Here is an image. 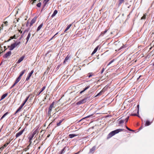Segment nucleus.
Listing matches in <instances>:
<instances>
[{
    "label": "nucleus",
    "mask_w": 154,
    "mask_h": 154,
    "mask_svg": "<svg viewBox=\"0 0 154 154\" xmlns=\"http://www.w3.org/2000/svg\"><path fill=\"white\" fill-rule=\"evenodd\" d=\"M123 130L124 129H119L111 131L108 135L107 138L109 139L111 138L115 134L119 133L120 132L123 131Z\"/></svg>",
    "instance_id": "nucleus-1"
},
{
    "label": "nucleus",
    "mask_w": 154,
    "mask_h": 154,
    "mask_svg": "<svg viewBox=\"0 0 154 154\" xmlns=\"http://www.w3.org/2000/svg\"><path fill=\"white\" fill-rule=\"evenodd\" d=\"M38 131L37 130H35V131H33V132L31 134L29 135V142L30 143H32L31 140L34 136L35 134H36V133Z\"/></svg>",
    "instance_id": "nucleus-2"
},
{
    "label": "nucleus",
    "mask_w": 154,
    "mask_h": 154,
    "mask_svg": "<svg viewBox=\"0 0 154 154\" xmlns=\"http://www.w3.org/2000/svg\"><path fill=\"white\" fill-rule=\"evenodd\" d=\"M54 102H53L50 105L48 111V114L49 116H51L52 109L54 107Z\"/></svg>",
    "instance_id": "nucleus-3"
},
{
    "label": "nucleus",
    "mask_w": 154,
    "mask_h": 154,
    "mask_svg": "<svg viewBox=\"0 0 154 154\" xmlns=\"http://www.w3.org/2000/svg\"><path fill=\"white\" fill-rule=\"evenodd\" d=\"M87 97L85 98L83 100L79 101L76 104L78 105H79L85 103L87 101Z\"/></svg>",
    "instance_id": "nucleus-4"
},
{
    "label": "nucleus",
    "mask_w": 154,
    "mask_h": 154,
    "mask_svg": "<svg viewBox=\"0 0 154 154\" xmlns=\"http://www.w3.org/2000/svg\"><path fill=\"white\" fill-rule=\"evenodd\" d=\"M11 54V52L10 51L6 53L4 56L3 57L4 58H7L8 57L10 56Z\"/></svg>",
    "instance_id": "nucleus-5"
},
{
    "label": "nucleus",
    "mask_w": 154,
    "mask_h": 154,
    "mask_svg": "<svg viewBox=\"0 0 154 154\" xmlns=\"http://www.w3.org/2000/svg\"><path fill=\"white\" fill-rule=\"evenodd\" d=\"M24 131V129H23L17 133L16 135V137L17 138L22 134Z\"/></svg>",
    "instance_id": "nucleus-6"
},
{
    "label": "nucleus",
    "mask_w": 154,
    "mask_h": 154,
    "mask_svg": "<svg viewBox=\"0 0 154 154\" xmlns=\"http://www.w3.org/2000/svg\"><path fill=\"white\" fill-rule=\"evenodd\" d=\"M36 19L37 17H35L33 18L30 23V25L29 26L30 27L33 24L36 22Z\"/></svg>",
    "instance_id": "nucleus-7"
},
{
    "label": "nucleus",
    "mask_w": 154,
    "mask_h": 154,
    "mask_svg": "<svg viewBox=\"0 0 154 154\" xmlns=\"http://www.w3.org/2000/svg\"><path fill=\"white\" fill-rule=\"evenodd\" d=\"M96 146H93L91 149H90L89 151V153H93L96 149Z\"/></svg>",
    "instance_id": "nucleus-8"
},
{
    "label": "nucleus",
    "mask_w": 154,
    "mask_h": 154,
    "mask_svg": "<svg viewBox=\"0 0 154 154\" xmlns=\"http://www.w3.org/2000/svg\"><path fill=\"white\" fill-rule=\"evenodd\" d=\"M90 86L89 85L86 87L84 89V90H83L80 91V92L79 93V94H82V93L84 92L85 91H86V90L88 89V88H90Z\"/></svg>",
    "instance_id": "nucleus-9"
},
{
    "label": "nucleus",
    "mask_w": 154,
    "mask_h": 154,
    "mask_svg": "<svg viewBox=\"0 0 154 154\" xmlns=\"http://www.w3.org/2000/svg\"><path fill=\"white\" fill-rule=\"evenodd\" d=\"M21 42H16L13 44L15 46V48L16 47H17V46L19 45L20 44Z\"/></svg>",
    "instance_id": "nucleus-10"
},
{
    "label": "nucleus",
    "mask_w": 154,
    "mask_h": 154,
    "mask_svg": "<svg viewBox=\"0 0 154 154\" xmlns=\"http://www.w3.org/2000/svg\"><path fill=\"white\" fill-rule=\"evenodd\" d=\"M10 50H12L14 49L15 48V46L13 44H12L10 46H9Z\"/></svg>",
    "instance_id": "nucleus-11"
},
{
    "label": "nucleus",
    "mask_w": 154,
    "mask_h": 154,
    "mask_svg": "<svg viewBox=\"0 0 154 154\" xmlns=\"http://www.w3.org/2000/svg\"><path fill=\"white\" fill-rule=\"evenodd\" d=\"M46 87L45 86H44L41 89L40 91L38 93L37 95H39L45 89Z\"/></svg>",
    "instance_id": "nucleus-12"
},
{
    "label": "nucleus",
    "mask_w": 154,
    "mask_h": 154,
    "mask_svg": "<svg viewBox=\"0 0 154 154\" xmlns=\"http://www.w3.org/2000/svg\"><path fill=\"white\" fill-rule=\"evenodd\" d=\"M24 58V57L22 56V57L20 58L17 61V63H20L23 60Z\"/></svg>",
    "instance_id": "nucleus-13"
},
{
    "label": "nucleus",
    "mask_w": 154,
    "mask_h": 154,
    "mask_svg": "<svg viewBox=\"0 0 154 154\" xmlns=\"http://www.w3.org/2000/svg\"><path fill=\"white\" fill-rule=\"evenodd\" d=\"M43 26V23H41L37 28V31H38L42 28Z\"/></svg>",
    "instance_id": "nucleus-14"
},
{
    "label": "nucleus",
    "mask_w": 154,
    "mask_h": 154,
    "mask_svg": "<svg viewBox=\"0 0 154 154\" xmlns=\"http://www.w3.org/2000/svg\"><path fill=\"white\" fill-rule=\"evenodd\" d=\"M57 10H55L53 14H52V15H51V17H54V16H55V15L57 14Z\"/></svg>",
    "instance_id": "nucleus-15"
},
{
    "label": "nucleus",
    "mask_w": 154,
    "mask_h": 154,
    "mask_svg": "<svg viewBox=\"0 0 154 154\" xmlns=\"http://www.w3.org/2000/svg\"><path fill=\"white\" fill-rule=\"evenodd\" d=\"M151 123V122H149V120H147L145 124V126H148L150 125Z\"/></svg>",
    "instance_id": "nucleus-16"
},
{
    "label": "nucleus",
    "mask_w": 154,
    "mask_h": 154,
    "mask_svg": "<svg viewBox=\"0 0 154 154\" xmlns=\"http://www.w3.org/2000/svg\"><path fill=\"white\" fill-rule=\"evenodd\" d=\"M26 71V70L24 69L21 72L19 76L21 77Z\"/></svg>",
    "instance_id": "nucleus-17"
},
{
    "label": "nucleus",
    "mask_w": 154,
    "mask_h": 154,
    "mask_svg": "<svg viewBox=\"0 0 154 154\" xmlns=\"http://www.w3.org/2000/svg\"><path fill=\"white\" fill-rule=\"evenodd\" d=\"M72 25V24H70L66 28V29L64 31V32H66V31L69 29V28L71 27Z\"/></svg>",
    "instance_id": "nucleus-18"
},
{
    "label": "nucleus",
    "mask_w": 154,
    "mask_h": 154,
    "mask_svg": "<svg viewBox=\"0 0 154 154\" xmlns=\"http://www.w3.org/2000/svg\"><path fill=\"white\" fill-rule=\"evenodd\" d=\"M8 94L6 93L5 94L2 95V96L1 99L0 100H2Z\"/></svg>",
    "instance_id": "nucleus-19"
},
{
    "label": "nucleus",
    "mask_w": 154,
    "mask_h": 154,
    "mask_svg": "<svg viewBox=\"0 0 154 154\" xmlns=\"http://www.w3.org/2000/svg\"><path fill=\"white\" fill-rule=\"evenodd\" d=\"M105 88H103L102 90L97 94V95H101L105 91Z\"/></svg>",
    "instance_id": "nucleus-20"
},
{
    "label": "nucleus",
    "mask_w": 154,
    "mask_h": 154,
    "mask_svg": "<svg viewBox=\"0 0 154 154\" xmlns=\"http://www.w3.org/2000/svg\"><path fill=\"white\" fill-rule=\"evenodd\" d=\"M8 22L7 21H5L4 22V24H3L2 25V28L1 29H2L4 25L5 26H7L8 25Z\"/></svg>",
    "instance_id": "nucleus-21"
},
{
    "label": "nucleus",
    "mask_w": 154,
    "mask_h": 154,
    "mask_svg": "<svg viewBox=\"0 0 154 154\" xmlns=\"http://www.w3.org/2000/svg\"><path fill=\"white\" fill-rule=\"evenodd\" d=\"M98 48V46L97 47L94 49V51L92 53V54H95L97 51Z\"/></svg>",
    "instance_id": "nucleus-22"
},
{
    "label": "nucleus",
    "mask_w": 154,
    "mask_h": 154,
    "mask_svg": "<svg viewBox=\"0 0 154 154\" xmlns=\"http://www.w3.org/2000/svg\"><path fill=\"white\" fill-rule=\"evenodd\" d=\"M69 58V56L68 55H67L66 57L65 60L63 61V63L64 64L65 63L66 61Z\"/></svg>",
    "instance_id": "nucleus-23"
},
{
    "label": "nucleus",
    "mask_w": 154,
    "mask_h": 154,
    "mask_svg": "<svg viewBox=\"0 0 154 154\" xmlns=\"http://www.w3.org/2000/svg\"><path fill=\"white\" fill-rule=\"evenodd\" d=\"M30 36H31V34L30 33H29L28 34V36L26 38L27 42H26V43H27L28 42L29 40Z\"/></svg>",
    "instance_id": "nucleus-24"
},
{
    "label": "nucleus",
    "mask_w": 154,
    "mask_h": 154,
    "mask_svg": "<svg viewBox=\"0 0 154 154\" xmlns=\"http://www.w3.org/2000/svg\"><path fill=\"white\" fill-rule=\"evenodd\" d=\"M21 77L19 76L16 80V83H17L20 80Z\"/></svg>",
    "instance_id": "nucleus-25"
},
{
    "label": "nucleus",
    "mask_w": 154,
    "mask_h": 154,
    "mask_svg": "<svg viewBox=\"0 0 154 154\" xmlns=\"http://www.w3.org/2000/svg\"><path fill=\"white\" fill-rule=\"evenodd\" d=\"M22 108V107L21 106H20L19 107V108L17 109L16 112H15V114H16Z\"/></svg>",
    "instance_id": "nucleus-26"
},
{
    "label": "nucleus",
    "mask_w": 154,
    "mask_h": 154,
    "mask_svg": "<svg viewBox=\"0 0 154 154\" xmlns=\"http://www.w3.org/2000/svg\"><path fill=\"white\" fill-rule=\"evenodd\" d=\"M63 119H62L58 123H57V126H59L61 122L63 121Z\"/></svg>",
    "instance_id": "nucleus-27"
},
{
    "label": "nucleus",
    "mask_w": 154,
    "mask_h": 154,
    "mask_svg": "<svg viewBox=\"0 0 154 154\" xmlns=\"http://www.w3.org/2000/svg\"><path fill=\"white\" fill-rule=\"evenodd\" d=\"M8 114V112H6L5 113L1 118L0 120L2 119H3L6 116H7Z\"/></svg>",
    "instance_id": "nucleus-28"
},
{
    "label": "nucleus",
    "mask_w": 154,
    "mask_h": 154,
    "mask_svg": "<svg viewBox=\"0 0 154 154\" xmlns=\"http://www.w3.org/2000/svg\"><path fill=\"white\" fill-rule=\"evenodd\" d=\"M76 136V135H75L74 134H70L69 135V137L70 138H72Z\"/></svg>",
    "instance_id": "nucleus-29"
},
{
    "label": "nucleus",
    "mask_w": 154,
    "mask_h": 154,
    "mask_svg": "<svg viewBox=\"0 0 154 154\" xmlns=\"http://www.w3.org/2000/svg\"><path fill=\"white\" fill-rule=\"evenodd\" d=\"M33 72H34L33 70H32L31 71V72H30L28 76L30 77L32 75V74L33 73Z\"/></svg>",
    "instance_id": "nucleus-30"
},
{
    "label": "nucleus",
    "mask_w": 154,
    "mask_h": 154,
    "mask_svg": "<svg viewBox=\"0 0 154 154\" xmlns=\"http://www.w3.org/2000/svg\"><path fill=\"white\" fill-rule=\"evenodd\" d=\"M124 122L125 120H124L120 119L119 121V123L120 124L123 123Z\"/></svg>",
    "instance_id": "nucleus-31"
},
{
    "label": "nucleus",
    "mask_w": 154,
    "mask_h": 154,
    "mask_svg": "<svg viewBox=\"0 0 154 154\" xmlns=\"http://www.w3.org/2000/svg\"><path fill=\"white\" fill-rule=\"evenodd\" d=\"M146 14H144L143 17L141 18V20L145 19L146 18Z\"/></svg>",
    "instance_id": "nucleus-32"
},
{
    "label": "nucleus",
    "mask_w": 154,
    "mask_h": 154,
    "mask_svg": "<svg viewBox=\"0 0 154 154\" xmlns=\"http://www.w3.org/2000/svg\"><path fill=\"white\" fill-rule=\"evenodd\" d=\"M10 142H8V143H6L3 146V147H4L5 148V147H6L7 145L10 143Z\"/></svg>",
    "instance_id": "nucleus-33"
},
{
    "label": "nucleus",
    "mask_w": 154,
    "mask_h": 154,
    "mask_svg": "<svg viewBox=\"0 0 154 154\" xmlns=\"http://www.w3.org/2000/svg\"><path fill=\"white\" fill-rule=\"evenodd\" d=\"M66 148V147H64L61 151V152H60V153H61V154H62L64 152H65V151H64V150H65V148Z\"/></svg>",
    "instance_id": "nucleus-34"
},
{
    "label": "nucleus",
    "mask_w": 154,
    "mask_h": 154,
    "mask_svg": "<svg viewBox=\"0 0 154 154\" xmlns=\"http://www.w3.org/2000/svg\"><path fill=\"white\" fill-rule=\"evenodd\" d=\"M124 0H119V5H121V4H122L123 2H124Z\"/></svg>",
    "instance_id": "nucleus-35"
},
{
    "label": "nucleus",
    "mask_w": 154,
    "mask_h": 154,
    "mask_svg": "<svg viewBox=\"0 0 154 154\" xmlns=\"http://www.w3.org/2000/svg\"><path fill=\"white\" fill-rule=\"evenodd\" d=\"M41 3H39L37 4L36 5L38 7H40L41 6Z\"/></svg>",
    "instance_id": "nucleus-36"
},
{
    "label": "nucleus",
    "mask_w": 154,
    "mask_h": 154,
    "mask_svg": "<svg viewBox=\"0 0 154 154\" xmlns=\"http://www.w3.org/2000/svg\"><path fill=\"white\" fill-rule=\"evenodd\" d=\"M114 60H112L109 63H108V64L107 66H109V65L111 63H112L113 61H114Z\"/></svg>",
    "instance_id": "nucleus-37"
},
{
    "label": "nucleus",
    "mask_w": 154,
    "mask_h": 154,
    "mask_svg": "<svg viewBox=\"0 0 154 154\" xmlns=\"http://www.w3.org/2000/svg\"><path fill=\"white\" fill-rule=\"evenodd\" d=\"M107 30L106 29L103 32H101V33L102 34H105L107 32Z\"/></svg>",
    "instance_id": "nucleus-38"
},
{
    "label": "nucleus",
    "mask_w": 154,
    "mask_h": 154,
    "mask_svg": "<svg viewBox=\"0 0 154 154\" xmlns=\"http://www.w3.org/2000/svg\"><path fill=\"white\" fill-rule=\"evenodd\" d=\"M129 119V117H128L127 118H126L125 120H124L125 121H126V122H127L128 120Z\"/></svg>",
    "instance_id": "nucleus-39"
},
{
    "label": "nucleus",
    "mask_w": 154,
    "mask_h": 154,
    "mask_svg": "<svg viewBox=\"0 0 154 154\" xmlns=\"http://www.w3.org/2000/svg\"><path fill=\"white\" fill-rule=\"evenodd\" d=\"M26 103L25 102H24L20 106H21L22 108L23 106H24V105Z\"/></svg>",
    "instance_id": "nucleus-40"
},
{
    "label": "nucleus",
    "mask_w": 154,
    "mask_h": 154,
    "mask_svg": "<svg viewBox=\"0 0 154 154\" xmlns=\"http://www.w3.org/2000/svg\"><path fill=\"white\" fill-rule=\"evenodd\" d=\"M26 103L25 102H24L20 106H21L22 108L23 106H24V105Z\"/></svg>",
    "instance_id": "nucleus-41"
},
{
    "label": "nucleus",
    "mask_w": 154,
    "mask_h": 154,
    "mask_svg": "<svg viewBox=\"0 0 154 154\" xmlns=\"http://www.w3.org/2000/svg\"><path fill=\"white\" fill-rule=\"evenodd\" d=\"M4 148V147H3V146H2L0 148V151H2Z\"/></svg>",
    "instance_id": "nucleus-42"
},
{
    "label": "nucleus",
    "mask_w": 154,
    "mask_h": 154,
    "mask_svg": "<svg viewBox=\"0 0 154 154\" xmlns=\"http://www.w3.org/2000/svg\"><path fill=\"white\" fill-rule=\"evenodd\" d=\"M13 39V38L12 37V36L10 37V38L8 40V41L9 42L10 40H11V39Z\"/></svg>",
    "instance_id": "nucleus-43"
},
{
    "label": "nucleus",
    "mask_w": 154,
    "mask_h": 154,
    "mask_svg": "<svg viewBox=\"0 0 154 154\" xmlns=\"http://www.w3.org/2000/svg\"><path fill=\"white\" fill-rule=\"evenodd\" d=\"M30 77L28 76L26 79V81L28 80L29 79Z\"/></svg>",
    "instance_id": "nucleus-44"
},
{
    "label": "nucleus",
    "mask_w": 154,
    "mask_h": 154,
    "mask_svg": "<svg viewBox=\"0 0 154 154\" xmlns=\"http://www.w3.org/2000/svg\"><path fill=\"white\" fill-rule=\"evenodd\" d=\"M125 45H123L122 46V47H121L119 49V50H120L122 49V48H123L124 47H124Z\"/></svg>",
    "instance_id": "nucleus-45"
},
{
    "label": "nucleus",
    "mask_w": 154,
    "mask_h": 154,
    "mask_svg": "<svg viewBox=\"0 0 154 154\" xmlns=\"http://www.w3.org/2000/svg\"><path fill=\"white\" fill-rule=\"evenodd\" d=\"M131 116H137V115L136 114L132 113L131 114Z\"/></svg>",
    "instance_id": "nucleus-46"
},
{
    "label": "nucleus",
    "mask_w": 154,
    "mask_h": 154,
    "mask_svg": "<svg viewBox=\"0 0 154 154\" xmlns=\"http://www.w3.org/2000/svg\"><path fill=\"white\" fill-rule=\"evenodd\" d=\"M139 105H137V107L138 108V109L137 110V113L138 114V113H139Z\"/></svg>",
    "instance_id": "nucleus-47"
},
{
    "label": "nucleus",
    "mask_w": 154,
    "mask_h": 154,
    "mask_svg": "<svg viewBox=\"0 0 154 154\" xmlns=\"http://www.w3.org/2000/svg\"><path fill=\"white\" fill-rule=\"evenodd\" d=\"M126 128L127 129H128V130H129L130 131H133V130H131L129 128H128L127 126H126Z\"/></svg>",
    "instance_id": "nucleus-48"
},
{
    "label": "nucleus",
    "mask_w": 154,
    "mask_h": 154,
    "mask_svg": "<svg viewBox=\"0 0 154 154\" xmlns=\"http://www.w3.org/2000/svg\"><path fill=\"white\" fill-rule=\"evenodd\" d=\"M29 96H28V97H27L26 98V100H28V99H29Z\"/></svg>",
    "instance_id": "nucleus-49"
},
{
    "label": "nucleus",
    "mask_w": 154,
    "mask_h": 154,
    "mask_svg": "<svg viewBox=\"0 0 154 154\" xmlns=\"http://www.w3.org/2000/svg\"><path fill=\"white\" fill-rule=\"evenodd\" d=\"M32 1H33V2H32V4H33L34 3H35V2L36 1V0H32Z\"/></svg>",
    "instance_id": "nucleus-50"
},
{
    "label": "nucleus",
    "mask_w": 154,
    "mask_h": 154,
    "mask_svg": "<svg viewBox=\"0 0 154 154\" xmlns=\"http://www.w3.org/2000/svg\"><path fill=\"white\" fill-rule=\"evenodd\" d=\"M49 1V0H44V1L46 3H47V2H48Z\"/></svg>",
    "instance_id": "nucleus-51"
},
{
    "label": "nucleus",
    "mask_w": 154,
    "mask_h": 154,
    "mask_svg": "<svg viewBox=\"0 0 154 154\" xmlns=\"http://www.w3.org/2000/svg\"><path fill=\"white\" fill-rule=\"evenodd\" d=\"M104 71V68H103V69H102V71H101V73H103V72Z\"/></svg>",
    "instance_id": "nucleus-52"
},
{
    "label": "nucleus",
    "mask_w": 154,
    "mask_h": 154,
    "mask_svg": "<svg viewBox=\"0 0 154 154\" xmlns=\"http://www.w3.org/2000/svg\"><path fill=\"white\" fill-rule=\"evenodd\" d=\"M17 83H16V81H15V82L14 83V84L12 86V87H13V86H14Z\"/></svg>",
    "instance_id": "nucleus-53"
},
{
    "label": "nucleus",
    "mask_w": 154,
    "mask_h": 154,
    "mask_svg": "<svg viewBox=\"0 0 154 154\" xmlns=\"http://www.w3.org/2000/svg\"><path fill=\"white\" fill-rule=\"evenodd\" d=\"M91 76H92V75H88V77L89 78H90V77H91Z\"/></svg>",
    "instance_id": "nucleus-54"
},
{
    "label": "nucleus",
    "mask_w": 154,
    "mask_h": 154,
    "mask_svg": "<svg viewBox=\"0 0 154 154\" xmlns=\"http://www.w3.org/2000/svg\"><path fill=\"white\" fill-rule=\"evenodd\" d=\"M15 35H14L13 36H12V37L13 38H15Z\"/></svg>",
    "instance_id": "nucleus-55"
},
{
    "label": "nucleus",
    "mask_w": 154,
    "mask_h": 154,
    "mask_svg": "<svg viewBox=\"0 0 154 154\" xmlns=\"http://www.w3.org/2000/svg\"><path fill=\"white\" fill-rule=\"evenodd\" d=\"M19 31L20 32H21V33L22 32V31H21V30H19Z\"/></svg>",
    "instance_id": "nucleus-56"
},
{
    "label": "nucleus",
    "mask_w": 154,
    "mask_h": 154,
    "mask_svg": "<svg viewBox=\"0 0 154 154\" xmlns=\"http://www.w3.org/2000/svg\"><path fill=\"white\" fill-rule=\"evenodd\" d=\"M58 33L57 32V33H56L53 36V37H54L56 35H57L58 34Z\"/></svg>",
    "instance_id": "nucleus-57"
},
{
    "label": "nucleus",
    "mask_w": 154,
    "mask_h": 154,
    "mask_svg": "<svg viewBox=\"0 0 154 154\" xmlns=\"http://www.w3.org/2000/svg\"><path fill=\"white\" fill-rule=\"evenodd\" d=\"M27 101V100H26V99H25V101H24V102H25V103H26V102Z\"/></svg>",
    "instance_id": "nucleus-58"
},
{
    "label": "nucleus",
    "mask_w": 154,
    "mask_h": 154,
    "mask_svg": "<svg viewBox=\"0 0 154 154\" xmlns=\"http://www.w3.org/2000/svg\"><path fill=\"white\" fill-rule=\"evenodd\" d=\"M16 21H17V22L18 21V19L16 20Z\"/></svg>",
    "instance_id": "nucleus-59"
},
{
    "label": "nucleus",
    "mask_w": 154,
    "mask_h": 154,
    "mask_svg": "<svg viewBox=\"0 0 154 154\" xmlns=\"http://www.w3.org/2000/svg\"><path fill=\"white\" fill-rule=\"evenodd\" d=\"M54 37H53L51 38V39L50 40H51V39H52V38H54Z\"/></svg>",
    "instance_id": "nucleus-60"
},
{
    "label": "nucleus",
    "mask_w": 154,
    "mask_h": 154,
    "mask_svg": "<svg viewBox=\"0 0 154 154\" xmlns=\"http://www.w3.org/2000/svg\"><path fill=\"white\" fill-rule=\"evenodd\" d=\"M134 111H135V112H136L137 111V110L135 109V110H134Z\"/></svg>",
    "instance_id": "nucleus-61"
},
{
    "label": "nucleus",
    "mask_w": 154,
    "mask_h": 154,
    "mask_svg": "<svg viewBox=\"0 0 154 154\" xmlns=\"http://www.w3.org/2000/svg\"><path fill=\"white\" fill-rule=\"evenodd\" d=\"M55 111H56H56H57V109H55Z\"/></svg>",
    "instance_id": "nucleus-62"
},
{
    "label": "nucleus",
    "mask_w": 154,
    "mask_h": 154,
    "mask_svg": "<svg viewBox=\"0 0 154 154\" xmlns=\"http://www.w3.org/2000/svg\"><path fill=\"white\" fill-rule=\"evenodd\" d=\"M25 32H26V31H25L24 32H23V34H24V33Z\"/></svg>",
    "instance_id": "nucleus-63"
},
{
    "label": "nucleus",
    "mask_w": 154,
    "mask_h": 154,
    "mask_svg": "<svg viewBox=\"0 0 154 154\" xmlns=\"http://www.w3.org/2000/svg\"><path fill=\"white\" fill-rule=\"evenodd\" d=\"M49 136H50V135H48V137H49Z\"/></svg>",
    "instance_id": "nucleus-64"
}]
</instances>
